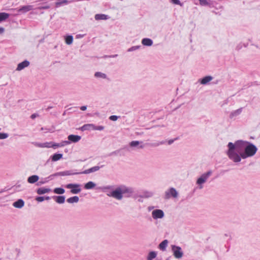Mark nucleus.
<instances>
[{
    "label": "nucleus",
    "instance_id": "f257e3e1",
    "mask_svg": "<svg viewBox=\"0 0 260 260\" xmlns=\"http://www.w3.org/2000/svg\"><path fill=\"white\" fill-rule=\"evenodd\" d=\"M226 154L229 158L235 163L253 156L257 151V148L253 144L246 141L237 140L234 144L229 142Z\"/></svg>",
    "mask_w": 260,
    "mask_h": 260
},
{
    "label": "nucleus",
    "instance_id": "f03ea898",
    "mask_svg": "<svg viewBox=\"0 0 260 260\" xmlns=\"http://www.w3.org/2000/svg\"><path fill=\"white\" fill-rule=\"evenodd\" d=\"M134 192L133 188L124 185H120L116 187L115 190L110 192V193H107V195L118 200H121L123 197H131Z\"/></svg>",
    "mask_w": 260,
    "mask_h": 260
},
{
    "label": "nucleus",
    "instance_id": "7ed1b4c3",
    "mask_svg": "<svg viewBox=\"0 0 260 260\" xmlns=\"http://www.w3.org/2000/svg\"><path fill=\"white\" fill-rule=\"evenodd\" d=\"M212 174V171H209L203 174L198 179L197 181V184L199 185V188L200 189H202L203 188V184L205 183L209 177Z\"/></svg>",
    "mask_w": 260,
    "mask_h": 260
},
{
    "label": "nucleus",
    "instance_id": "20e7f679",
    "mask_svg": "<svg viewBox=\"0 0 260 260\" xmlns=\"http://www.w3.org/2000/svg\"><path fill=\"white\" fill-rule=\"evenodd\" d=\"M79 173L78 172H76L74 170H67L62 172H59L53 174L49 176V178H50V179H52L53 177L56 176H71L74 175H78Z\"/></svg>",
    "mask_w": 260,
    "mask_h": 260
},
{
    "label": "nucleus",
    "instance_id": "39448f33",
    "mask_svg": "<svg viewBox=\"0 0 260 260\" xmlns=\"http://www.w3.org/2000/svg\"><path fill=\"white\" fill-rule=\"evenodd\" d=\"M171 248L173 255L175 258L179 259L183 256V252L180 247L175 245H172Z\"/></svg>",
    "mask_w": 260,
    "mask_h": 260
},
{
    "label": "nucleus",
    "instance_id": "423d86ee",
    "mask_svg": "<svg viewBox=\"0 0 260 260\" xmlns=\"http://www.w3.org/2000/svg\"><path fill=\"white\" fill-rule=\"evenodd\" d=\"M178 196V192L176 189L174 187H171L165 191V199L166 200L169 199L171 197L176 198Z\"/></svg>",
    "mask_w": 260,
    "mask_h": 260
},
{
    "label": "nucleus",
    "instance_id": "0eeeda50",
    "mask_svg": "<svg viewBox=\"0 0 260 260\" xmlns=\"http://www.w3.org/2000/svg\"><path fill=\"white\" fill-rule=\"evenodd\" d=\"M81 185L79 184L70 183L65 186V187L68 189H71V192L73 194L79 193L81 189L80 188Z\"/></svg>",
    "mask_w": 260,
    "mask_h": 260
},
{
    "label": "nucleus",
    "instance_id": "6e6552de",
    "mask_svg": "<svg viewBox=\"0 0 260 260\" xmlns=\"http://www.w3.org/2000/svg\"><path fill=\"white\" fill-rule=\"evenodd\" d=\"M33 9H34L33 6L25 5V6H23L20 7L19 9H17L16 10H17V11L18 12L17 15H18V14L26 13L29 12V11L32 10Z\"/></svg>",
    "mask_w": 260,
    "mask_h": 260
},
{
    "label": "nucleus",
    "instance_id": "1a4fd4ad",
    "mask_svg": "<svg viewBox=\"0 0 260 260\" xmlns=\"http://www.w3.org/2000/svg\"><path fill=\"white\" fill-rule=\"evenodd\" d=\"M164 216V212L161 209H155L152 212V217L154 219L162 218Z\"/></svg>",
    "mask_w": 260,
    "mask_h": 260
},
{
    "label": "nucleus",
    "instance_id": "9d476101",
    "mask_svg": "<svg viewBox=\"0 0 260 260\" xmlns=\"http://www.w3.org/2000/svg\"><path fill=\"white\" fill-rule=\"evenodd\" d=\"M29 64H30L29 61H28L27 60H25L19 63L18 64L17 67L16 68V71H21L23 69H24L25 68L28 67Z\"/></svg>",
    "mask_w": 260,
    "mask_h": 260
},
{
    "label": "nucleus",
    "instance_id": "9b49d317",
    "mask_svg": "<svg viewBox=\"0 0 260 260\" xmlns=\"http://www.w3.org/2000/svg\"><path fill=\"white\" fill-rule=\"evenodd\" d=\"M100 169L99 166H94L88 169L85 170L83 172H78L79 174H87L99 171Z\"/></svg>",
    "mask_w": 260,
    "mask_h": 260
},
{
    "label": "nucleus",
    "instance_id": "f8f14e48",
    "mask_svg": "<svg viewBox=\"0 0 260 260\" xmlns=\"http://www.w3.org/2000/svg\"><path fill=\"white\" fill-rule=\"evenodd\" d=\"M68 139L70 142L76 143L81 140V137L78 135H70L68 136Z\"/></svg>",
    "mask_w": 260,
    "mask_h": 260
},
{
    "label": "nucleus",
    "instance_id": "ddd939ff",
    "mask_svg": "<svg viewBox=\"0 0 260 260\" xmlns=\"http://www.w3.org/2000/svg\"><path fill=\"white\" fill-rule=\"evenodd\" d=\"M13 206L15 208L21 209L24 206V202L22 199H18L13 203Z\"/></svg>",
    "mask_w": 260,
    "mask_h": 260
},
{
    "label": "nucleus",
    "instance_id": "4468645a",
    "mask_svg": "<svg viewBox=\"0 0 260 260\" xmlns=\"http://www.w3.org/2000/svg\"><path fill=\"white\" fill-rule=\"evenodd\" d=\"M243 108H240L236 110L233 111L230 114V118H233L240 115L243 111Z\"/></svg>",
    "mask_w": 260,
    "mask_h": 260
},
{
    "label": "nucleus",
    "instance_id": "2eb2a0df",
    "mask_svg": "<svg viewBox=\"0 0 260 260\" xmlns=\"http://www.w3.org/2000/svg\"><path fill=\"white\" fill-rule=\"evenodd\" d=\"M213 79V77L211 76H207L200 80L201 84L206 85Z\"/></svg>",
    "mask_w": 260,
    "mask_h": 260
},
{
    "label": "nucleus",
    "instance_id": "dca6fc26",
    "mask_svg": "<svg viewBox=\"0 0 260 260\" xmlns=\"http://www.w3.org/2000/svg\"><path fill=\"white\" fill-rule=\"evenodd\" d=\"M114 188V186L112 185H107L98 187V189L101 190L103 192H107V193H109L110 192H108L109 190H112Z\"/></svg>",
    "mask_w": 260,
    "mask_h": 260
},
{
    "label": "nucleus",
    "instance_id": "f3484780",
    "mask_svg": "<svg viewBox=\"0 0 260 260\" xmlns=\"http://www.w3.org/2000/svg\"><path fill=\"white\" fill-rule=\"evenodd\" d=\"M94 18L96 20H107L110 18V17L104 14H98L95 15Z\"/></svg>",
    "mask_w": 260,
    "mask_h": 260
},
{
    "label": "nucleus",
    "instance_id": "a211bd4d",
    "mask_svg": "<svg viewBox=\"0 0 260 260\" xmlns=\"http://www.w3.org/2000/svg\"><path fill=\"white\" fill-rule=\"evenodd\" d=\"M52 198L58 204H63L65 202V197L64 196H53Z\"/></svg>",
    "mask_w": 260,
    "mask_h": 260
},
{
    "label": "nucleus",
    "instance_id": "6ab92c4d",
    "mask_svg": "<svg viewBox=\"0 0 260 260\" xmlns=\"http://www.w3.org/2000/svg\"><path fill=\"white\" fill-rule=\"evenodd\" d=\"M39 179V177L38 175H34L27 178V182L29 183L33 184L37 182Z\"/></svg>",
    "mask_w": 260,
    "mask_h": 260
},
{
    "label": "nucleus",
    "instance_id": "aec40b11",
    "mask_svg": "<svg viewBox=\"0 0 260 260\" xmlns=\"http://www.w3.org/2000/svg\"><path fill=\"white\" fill-rule=\"evenodd\" d=\"M168 244V241L167 240H164L162 241L158 245V248L162 250L165 251Z\"/></svg>",
    "mask_w": 260,
    "mask_h": 260
},
{
    "label": "nucleus",
    "instance_id": "412c9836",
    "mask_svg": "<svg viewBox=\"0 0 260 260\" xmlns=\"http://www.w3.org/2000/svg\"><path fill=\"white\" fill-rule=\"evenodd\" d=\"M51 191V189L45 187H41L37 190L38 194H43Z\"/></svg>",
    "mask_w": 260,
    "mask_h": 260
},
{
    "label": "nucleus",
    "instance_id": "4be33fe9",
    "mask_svg": "<svg viewBox=\"0 0 260 260\" xmlns=\"http://www.w3.org/2000/svg\"><path fill=\"white\" fill-rule=\"evenodd\" d=\"M142 44L146 46H151L153 44V41L149 38H144L142 40Z\"/></svg>",
    "mask_w": 260,
    "mask_h": 260
},
{
    "label": "nucleus",
    "instance_id": "5701e85b",
    "mask_svg": "<svg viewBox=\"0 0 260 260\" xmlns=\"http://www.w3.org/2000/svg\"><path fill=\"white\" fill-rule=\"evenodd\" d=\"M96 186V184L92 181H89L84 185L85 189H92Z\"/></svg>",
    "mask_w": 260,
    "mask_h": 260
},
{
    "label": "nucleus",
    "instance_id": "b1692460",
    "mask_svg": "<svg viewBox=\"0 0 260 260\" xmlns=\"http://www.w3.org/2000/svg\"><path fill=\"white\" fill-rule=\"evenodd\" d=\"M62 154L61 153H55L51 156L52 161H56L62 157Z\"/></svg>",
    "mask_w": 260,
    "mask_h": 260
},
{
    "label": "nucleus",
    "instance_id": "393cba45",
    "mask_svg": "<svg viewBox=\"0 0 260 260\" xmlns=\"http://www.w3.org/2000/svg\"><path fill=\"white\" fill-rule=\"evenodd\" d=\"M79 201V198L78 196H74L70 197L67 200V202L70 204L78 203Z\"/></svg>",
    "mask_w": 260,
    "mask_h": 260
},
{
    "label": "nucleus",
    "instance_id": "a878e982",
    "mask_svg": "<svg viewBox=\"0 0 260 260\" xmlns=\"http://www.w3.org/2000/svg\"><path fill=\"white\" fill-rule=\"evenodd\" d=\"M81 129L83 131L90 129L93 130V124H84L81 127Z\"/></svg>",
    "mask_w": 260,
    "mask_h": 260
},
{
    "label": "nucleus",
    "instance_id": "bb28decb",
    "mask_svg": "<svg viewBox=\"0 0 260 260\" xmlns=\"http://www.w3.org/2000/svg\"><path fill=\"white\" fill-rule=\"evenodd\" d=\"M10 16L9 14L1 12L0 13V22L5 21L7 19H8Z\"/></svg>",
    "mask_w": 260,
    "mask_h": 260
},
{
    "label": "nucleus",
    "instance_id": "cd10ccee",
    "mask_svg": "<svg viewBox=\"0 0 260 260\" xmlns=\"http://www.w3.org/2000/svg\"><path fill=\"white\" fill-rule=\"evenodd\" d=\"M64 40L67 45H71L73 42V37L72 35H68L64 37Z\"/></svg>",
    "mask_w": 260,
    "mask_h": 260
},
{
    "label": "nucleus",
    "instance_id": "c85d7f7f",
    "mask_svg": "<svg viewBox=\"0 0 260 260\" xmlns=\"http://www.w3.org/2000/svg\"><path fill=\"white\" fill-rule=\"evenodd\" d=\"M94 77L97 78L106 79L107 75L100 72H97L95 73Z\"/></svg>",
    "mask_w": 260,
    "mask_h": 260
},
{
    "label": "nucleus",
    "instance_id": "c756f323",
    "mask_svg": "<svg viewBox=\"0 0 260 260\" xmlns=\"http://www.w3.org/2000/svg\"><path fill=\"white\" fill-rule=\"evenodd\" d=\"M54 193L58 194H63L65 192V190L63 188L57 187L53 189Z\"/></svg>",
    "mask_w": 260,
    "mask_h": 260
},
{
    "label": "nucleus",
    "instance_id": "7c9ffc66",
    "mask_svg": "<svg viewBox=\"0 0 260 260\" xmlns=\"http://www.w3.org/2000/svg\"><path fill=\"white\" fill-rule=\"evenodd\" d=\"M157 255V253L155 251H151L149 253L147 259V260H152L155 258Z\"/></svg>",
    "mask_w": 260,
    "mask_h": 260
},
{
    "label": "nucleus",
    "instance_id": "2f4dec72",
    "mask_svg": "<svg viewBox=\"0 0 260 260\" xmlns=\"http://www.w3.org/2000/svg\"><path fill=\"white\" fill-rule=\"evenodd\" d=\"M200 5L202 6H209L211 0H199Z\"/></svg>",
    "mask_w": 260,
    "mask_h": 260
},
{
    "label": "nucleus",
    "instance_id": "473e14b6",
    "mask_svg": "<svg viewBox=\"0 0 260 260\" xmlns=\"http://www.w3.org/2000/svg\"><path fill=\"white\" fill-rule=\"evenodd\" d=\"M13 188L15 191H20L23 190V188L21 184L16 183L14 186H13Z\"/></svg>",
    "mask_w": 260,
    "mask_h": 260
},
{
    "label": "nucleus",
    "instance_id": "72a5a7b5",
    "mask_svg": "<svg viewBox=\"0 0 260 260\" xmlns=\"http://www.w3.org/2000/svg\"><path fill=\"white\" fill-rule=\"evenodd\" d=\"M153 192H152L151 191H147L144 192L142 197L144 198H148L152 197L153 196Z\"/></svg>",
    "mask_w": 260,
    "mask_h": 260
},
{
    "label": "nucleus",
    "instance_id": "f704fd0d",
    "mask_svg": "<svg viewBox=\"0 0 260 260\" xmlns=\"http://www.w3.org/2000/svg\"><path fill=\"white\" fill-rule=\"evenodd\" d=\"M170 3L176 5H179L181 7L183 6V3H181L180 0H170Z\"/></svg>",
    "mask_w": 260,
    "mask_h": 260
},
{
    "label": "nucleus",
    "instance_id": "c9c22d12",
    "mask_svg": "<svg viewBox=\"0 0 260 260\" xmlns=\"http://www.w3.org/2000/svg\"><path fill=\"white\" fill-rule=\"evenodd\" d=\"M165 143H166L165 141H162L160 142H155V143L150 144V146H153V147H157L159 145H163V144H165Z\"/></svg>",
    "mask_w": 260,
    "mask_h": 260
},
{
    "label": "nucleus",
    "instance_id": "e433bc0d",
    "mask_svg": "<svg viewBox=\"0 0 260 260\" xmlns=\"http://www.w3.org/2000/svg\"><path fill=\"white\" fill-rule=\"evenodd\" d=\"M142 142H140L138 141H133L130 143L129 145L131 147H136L138 146L140 144H142Z\"/></svg>",
    "mask_w": 260,
    "mask_h": 260
},
{
    "label": "nucleus",
    "instance_id": "4c0bfd02",
    "mask_svg": "<svg viewBox=\"0 0 260 260\" xmlns=\"http://www.w3.org/2000/svg\"><path fill=\"white\" fill-rule=\"evenodd\" d=\"M140 46H134L128 49V52H132L139 49L140 48Z\"/></svg>",
    "mask_w": 260,
    "mask_h": 260
},
{
    "label": "nucleus",
    "instance_id": "58836bf2",
    "mask_svg": "<svg viewBox=\"0 0 260 260\" xmlns=\"http://www.w3.org/2000/svg\"><path fill=\"white\" fill-rule=\"evenodd\" d=\"M104 129V126L100 125L96 126L93 124V130L103 131Z\"/></svg>",
    "mask_w": 260,
    "mask_h": 260
},
{
    "label": "nucleus",
    "instance_id": "ea45409f",
    "mask_svg": "<svg viewBox=\"0 0 260 260\" xmlns=\"http://www.w3.org/2000/svg\"><path fill=\"white\" fill-rule=\"evenodd\" d=\"M49 180H51L50 178H49V177H48L47 178H45L43 179V180L40 181L39 182V184H45V183L48 182Z\"/></svg>",
    "mask_w": 260,
    "mask_h": 260
},
{
    "label": "nucleus",
    "instance_id": "a19ab883",
    "mask_svg": "<svg viewBox=\"0 0 260 260\" xmlns=\"http://www.w3.org/2000/svg\"><path fill=\"white\" fill-rule=\"evenodd\" d=\"M9 137V135L7 133H0V139H5Z\"/></svg>",
    "mask_w": 260,
    "mask_h": 260
},
{
    "label": "nucleus",
    "instance_id": "79ce46f5",
    "mask_svg": "<svg viewBox=\"0 0 260 260\" xmlns=\"http://www.w3.org/2000/svg\"><path fill=\"white\" fill-rule=\"evenodd\" d=\"M70 144V142L69 141H63L60 143H59V144H60V147H63L66 145H69Z\"/></svg>",
    "mask_w": 260,
    "mask_h": 260
},
{
    "label": "nucleus",
    "instance_id": "37998d69",
    "mask_svg": "<svg viewBox=\"0 0 260 260\" xmlns=\"http://www.w3.org/2000/svg\"><path fill=\"white\" fill-rule=\"evenodd\" d=\"M119 117L116 115H112L109 117V119L112 121L117 120Z\"/></svg>",
    "mask_w": 260,
    "mask_h": 260
},
{
    "label": "nucleus",
    "instance_id": "c03bdc74",
    "mask_svg": "<svg viewBox=\"0 0 260 260\" xmlns=\"http://www.w3.org/2000/svg\"><path fill=\"white\" fill-rule=\"evenodd\" d=\"M50 8V6L48 5H46L43 6H40L38 8L39 10H43V9H48Z\"/></svg>",
    "mask_w": 260,
    "mask_h": 260
},
{
    "label": "nucleus",
    "instance_id": "a18cd8bd",
    "mask_svg": "<svg viewBox=\"0 0 260 260\" xmlns=\"http://www.w3.org/2000/svg\"><path fill=\"white\" fill-rule=\"evenodd\" d=\"M36 200L39 202H42L45 200L44 197H37L36 198Z\"/></svg>",
    "mask_w": 260,
    "mask_h": 260
},
{
    "label": "nucleus",
    "instance_id": "49530a36",
    "mask_svg": "<svg viewBox=\"0 0 260 260\" xmlns=\"http://www.w3.org/2000/svg\"><path fill=\"white\" fill-rule=\"evenodd\" d=\"M51 146L52 148H56L57 147H60L59 143H56L52 142V144H51Z\"/></svg>",
    "mask_w": 260,
    "mask_h": 260
},
{
    "label": "nucleus",
    "instance_id": "de8ad7c7",
    "mask_svg": "<svg viewBox=\"0 0 260 260\" xmlns=\"http://www.w3.org/2000/svg\"><path fill=\"white\" fill-rule=\"evenodd\" d=\"M44 147L46 148H52V146H51V144H52V142L50 143H44Z\"/></svg>",
    "mask_w": 260,
    "mask_h": 260
},
{
    "label": "nucleus",
    "instance_id": "09e8293b",
    "mask_svg": "<svg viewBox=\"0 0 260 260\" xmlns=\"http://www.w3.org/2000/svg\"><path fill=\"white\" fill-rule=\"evenodd\" d=\"M119 152V151L118 150H116V151H113L112 152H111L109 155V156H111V155H117Z\"/></svg>",
    "mask_w": 260,
    "mask_h": 260
},
{
    "label": "nucleus",
    "instance_id": "8fccbe9b",
    "mask_svg": "<svg viewBox=\"0 0 260 260\" xmlns=\"http://www.w3.org/2000/svg\"><path fill=\"white\" fill-rule=\"evenodd\" d=\"M44 143H36V146H38L39 147H44Z\"/></svg>",
    "mask_w": 260,
    "mask_h": 260
},
{
    "label": "nucleus",
    "instance_id": "3c124183",
    "mask_svg": "<svg viewBox=\"0 0 260 260\" xmlns=\"http://www.w3.org/2000/svg\"><path fill=\"white\" fill-rule=\"evenodd\" d=\"M37 116H38V114H36V113H34V114H32L30 117L31 119H35L36 117H37Z\"/></svg>",
    "mask_w": 260,
    "mask_h": 260
},
{
    "label": "nucleus",
    "instance_id": "603ef678",
    "mask_svg": "<svg viewBox=\"0 0 260 260\" xmlns=\"http://www.w3.org/2000/svg\"><path fill=\"white\" fill-rule=\"evenodd\" d=\"M80 109L82 111H85L87 109V106H81Z\"/></svg>",
    "mask_w": 260,
    "mask_h": 260
},
{
    "label": "nucleus",
    "instance_id": "864d4df0",
    "mask_svg": "<svg viewBox=\"0 0 260 260\" xmlns=\"http://www.w3.org/2000/svg\"><path fill=\"white\" fill-rule=\"evenodd\" d=\"M5 28L4 27H0V35L3 34Z\"/></svg>",
    "mask_w": 260,
    "mask_h": 260
},
{
    "label": "nucleus",
    "instance_id": "5fc2aeb1",
    "mask_svg": "<svg viewBox=\"0 0 260 260\" xmlns=\"http://www.w3.org/2000/svg\"><path fill=\"white\" fill-rule=\"evenodd\" d=\"M174 142V140L171 139L168 141V143L169 145H171Z\"/></svg>",
    "mask_w": 260,
    "mask_h": 260
},
{
    "label": "nucleus",
    "instance_id": "6e6d98bb",
    "mask_svg": "<svg viewBox=\"0 0 260 260\" xmlns=\"http://www.w3.org/2000/svg\"><path fill=\"white\" fill-rule=\"evenodd\" d=\"M83 37V35H78L76 36L77 38H82Z\"/></svg>",
    "mask_w": 260,
    "mask_h": 260
},
{
    "label": "nucleus",
    "instance_id": "4d7b16f0",
    "mask_svg": "<svg viewBox=\"0 0 260 260\" xmlns=\"http://www.w3.org/2000/svg\"><path fill=\"white\" fill-rule=\"evenodd\" d=\"M50 198L48 196L45 197V200H50Z\"/></svg>",
    "mask_w": 260,
    "mask_h": 260
},
{
    "label": "nucleus",
    "instance_id": "13d9d810",
    "mask_svg": "<svg viewBox=\"0 0 260 260\" xmlns=\"http://www.w3.org/2000/svg\"><path fill=\"white\" fill-rule=\"evenodd\" d=\"M228 103V100L226 99L224 101L223 104H227Z\"/></svg>",
    "mask_w": 260,
    "mask_h": 260
},
{
    "label": "nucleus",
    "instance_id": "bf43d9fd",
    "mask_svg": "<svg viewBox=\"0 0 260 260\" xmlns=\"http://www.w3.org/2000/svg\"><path fill=\"white\" fill-rule=\"evenodd\" d=\"M52 106H49L47 109L46 110L47 111H49L50 109H52Z\"/></svg>",
    "mask_w": 260,
    "mask_h": 260
},
{
    "label": "nucleus",
    "instance_id": "052dcab7",
    "mask_svg": "<svg viewBox=\"0 0 260 260\" xmlns=\"http://www.w3.org/2000/svg\"><path fill=\"white\" fill-rule=\"evenodd\" d=\"M140 148H143L144 147V145H141L139 146V147Z\"/></svg>",
    "mask_w": 260,
    "mask_h": 260
},
{
    "label": "nucleus",
    "instance_id": "680f3d73",
    "mask_svg": "<svg viewBox=\"0 0 260 260\" xmlns=\"http://www.w3.org/2000/svg\"><path fill=\"white\" fill-rule=\"evenodd\" d=\"M117 55H118L117 54H115V55L110 56V57H115L117 56Z\"/></svg>",
    "mask_w": 260,
    "mask_h": 260
},
{
    "label": "nucleus",
    "instance_id": "e2e57ef3",
    "mask_svg": "<svg viewBox=\"0 0 260 260\" xmlns=\"http://www.w3.org/2000/svg\"><path fill=\"white\" fill-rule=\"evenodd\" d=\"M168 260V259H167Z\"/></svg>",
    "mask_w": 260,
    "mask_h": 260
}]
</instances>
